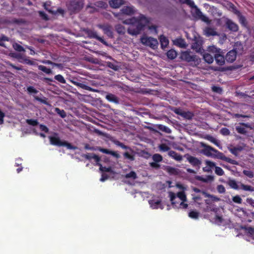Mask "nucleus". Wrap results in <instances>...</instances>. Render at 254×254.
I'll return each mask as SVG.
<instances>
[{
    "label": "nucleus",
    "mask_w": 254,
    "mask_h": 254,
    "mask_svg": "<svg viewBox=\"0 0 254 254\" xmlns=\"http://www.w3.org/2000/svg\"><path fill=\"white\" fill-rule=\"evenodd\" d=\"M176 187L180 190L177 193L169 192V195L173 206L177 208L186 209L188 207L187 199L185 191L187 190L186 186L178 183Z\"/></svg>",
    "instance_id": "nucleus-1"
},
{
    "label": "nucleus",
    "mask_w": 254,
    "mask_h": 254,
    "mask_svg": "<svg viewBox=\"0 0 254 254\" xmlns=\"http://www.w3.org/2000/svg\"><path fill=\"white\" fill-rule=\"evenodd\" d=\"M148 22V19L142 14L137 18L132 17L123 21L124 24L129 25L127 33L132 36L139 34Z\"/></svg>",
    "instance_id": "nucleus-2"
},
{
    "label": "nucleus",
    "mask_w": 254,
    "mask_h": 254,
    "mask_svg": "<svg viewBox=\"0 0 254 254\" xmlns=\"http://www.w3.org/2000/svg\"><path fill=\"white\" fill-rule=\"evenodd\" d=\"M202 146L204 147L203 149L202 150V153L205 156L207 157H214V155L212 153V152H214L215 153L218 152L219 154L220 155L219 158H220L221 159L225 160L233 164H236L235 161L225 157L222 154V153L219 152L217 150L213 148V147L209 145H205L204 144H202Z\"/></svg>",
    "instance_id": "nucleus-3"
},
{
    "label": "nucleus",
    "mask_w": 254,
    "mask_h": 254,
    "mask_svg": "<svg viewBox=\"0 0 254 254\" xmlns=\"http://www.w3.org/2000/svg\"><path fill=\"white\" fill-rule=\"evenodd\" d=\"M202 195L204 197H207V199L205 200V203L207 204L206 210L207 211H213L216 212L217 208L213 204V202L218 201L220 199L216 196L212 195H210L206 192H202Z\"/></svg>",
    "instance_id": "nucleus-4"
},
{
    "label": "nucleus",
    "mask_w": 254,
    "mask_h": 254,
    "mask_svg": "<svg viewBox=\"0 0 254 254\" xmlns=\"http://www.w3.org/2000/svg\"><path fill=\"white\" fill-rule=\"evenodd\" d=\"M141 43L147 46H149L153 49L157 48L158 42L156 39L144 35L140 38Z\"/></svg>",
    "instance_id": "nucleus-5"
},
{
    "label": "nucleus",
    "mask_w": 254,
    "mask_h": 254,
    "mask_svg": "<svg viewBox=\"0 0 254 254\" xmlns=\"http://www.w3.org/2000/svg\"><path fill=\"white\" fill-rule=\"evenodd\" d=\"M150 207L152 209H163L164 205L162 203L161 199L157 197H153L151 199L148 200Z\"/></svg>",
    "instance_id": "nucleus-6"
},
{
    "label": "nucleus",
    "mask_w": 254,
    "mask_h": 254,
    "mask_svg": "<svg viewBox=\"0 0 254 254\" xmlns=\"http://www.w3.org/2000/svg\"><path fill=\"white\" fill-rule=\"evenodd\" d=\"M83 4V0H73L68 5V9L71 12H77L81 9Z\"/></svg>",
    "instance_id": "nucleus-7"
},
{
    "label": "nucleus",
    "mask_w": 254,
    "mask_h": 254,
    "mask_svg": "<svg viewBox=\"0 0 254 254\" xmlns=\"http://www.w3.org/2000/svg\"><path fill=\"white\" fill-rule=\"evenodd\" d=\"M204 164L205 166L203 167L202 170L205 172L211 173L216 167V164L214 162L208 160H205Z\"/></svg>",
    "instance_id": "nucleus-8"
},
{
    "label": "nucleus",
    "mask_w": 254,
    "mask_h": 254,
    "mask_svg": "<svg viewBox=\"0 0 254 254\" xmlns=\"http://www.w3.org/2000/svg\"><path fill=\"white\" fill-rule=\"evenodd\" d=\"M237 54H241V51L236 52V49L232 50L227 54L225 59L228 62L232 63L236 60Z\"/></svg>",
    "instance_id": "nucleus-9"
},
{
    "label": "nucleus",
    "mask_w": 254,
    "mask_h": 254,
    "mask_svg": "<svg viewBox=\"0 0 254 254\" xmlns=\"http://www.w3.org/2000/svg\"><path fill=\"white\" fill-rule=\"evenodd\" d=\"M181 59L187 62L194 61L195 60V56L192 55L190 52L185 51L181 53Z\"/></svg>",
    "instance_id": "nucleus-10"
},
{
    "label": "nucleus",
    "mask_w": 254,
    "mask_h": 254,
    "mask_svg": "<svg viewBox=\"0 0 254 254\" xmlns=\"http://www.w3.org/2000/svg\"><path fill=\"white\" fill-rule=\"evenodd\" d=\"M86 33L90 38L96 39L103 44L107 45V43L105 40L102 37L98 36L96 31L92 30H88Z\"/></svg>",
    "instance_id": "nucleus-11"
},
{
    "label": "nucleus",
    "mask_w": 254,
    "mask_h": 254,
    "mask_svg": "<svg viewBox=\"0 0 254 254\" xmlns=\"http://www.w3.org/2000/svg\"><path fill=\"white\" fill-rule=\"evenodd\" d=\"M50 141L51 144L61 146L63 145V142L58 136L57 134H55L53 136L49 137Z\"/></svg>",
    "instance_id": "nucleus-12"
},
{
    "label": "nucleus",
    "mask_w": 254,
    "mask_h": 254,
    "mask_svg": "<svg viewBox=\"0 0 254 254\" xmlns=\"http://www.w3.org/2000/svg\"><path fill=\"white\" fill-rule=\"evenodd\" d=\"M225 22L227 27L231 31L236 32L238 30V26L232 20L226 18Z\"/></svg>",
    "instance_id": "nucleus-13"
},
{
    "label": "nucleus",
    "mask_w": 254,
    "mask_h": 254,
    "mask_svg": "<svg viewBox=\"0 0 254 254\" xmlns=\"http://www.w3.org/2000/svg\"><path fill=\"white\" fill-rule=\"evenodd\" d=\"M245 146L246 145L245 144H242V145H239L235 147H229L228 148L229 151L232 154L237 156L238 155L239 152L241 151L245 148Z\"/></svg>",
    "instance_id": "nucleus-14"
},
{
    "label": "nucleus",
    "mask_w": 254,
    "mask_h": 254,
    "mask_svg": "<svg viewBox=\"0 0 254 254\" xmlns=\"http://www.w3.org/2000/svg\"><path fill=\"white\" fill-rule=\"evenodd\" d=\"M173 42L175 45L182 48H185L187 47V44L185 40L181 38L174 40Z\"/></svg>",
    "instance_id": "nucleus-15"
},
{
    "label": "nucleus",
    "mask_w": 254,
    "mask_h": 254,
    "mask_svg": "<svg viewBox=\"0 0 254 254\" xmlns=\"http://www.w3.org/2000/svg\"><path fill=\"white\" fill-rule=\"evenodd\" d=\"M99 27L102 29L104 33L106 34L109 37H113V33L112 31V28L109 25H99Z\"/></svg>",
    "instance_id": "nucleus-16"
},
{
    "label": "nucleus",
    "mask_w": 254,
    "mask_h": 254,
    "mask_svg": "<svg viewBox=\"0 0 254 254\" xmlns=\"http://www.w3.org/2000/svg\"><path fill=\"white\" fill-rule=\"evenodd\" d=\"M191 48L196 52L199 53L201 54L204 53V50L201 47V43L200 42L197 41L193 43L191 45Z\"/></svg>",
    "instance_id": "nucleus-17"
},
{
    "label": "nucleus",
    "mask_w": 254,
    "mask_h": 254,
    "mask_svg": "<svg viewBox=\"0 0 254 254\" xmlns=\"http://www.w3.org/2000/svg\"><path fill=\"white\" fill-rule=\"evenodd\" d=\"M195 8V13L197 16L202 21L206 22V23H209L210 21L209 20V18L204 15L201 11L197 8L196 6Z\"/></svg>",
    "instance_id": "nucleus-18"
},
{
    "label": "nucleus",
    "mask_w": 254,
    "mask_h": 254,
    "mask_svg": "<svg viewBox=\"0 0 254 254\" xmlns=\"http://www.w3.org/2000/svg\"><path fill=\"white\" fill-rule=\"evenodd\" d=\"M195 8V13L197 16L202 21L206 22V23H209L210 21L209 20V18L204 15L201 11L197 8L196 6Z\"/></svg>",
    "instance_id": "nucleus-19"
},
{
    "label": "nucleus",
    "mask_w": 254,
    "mask_h": 254,
    "mask_svg": "<svg viewBox=\"0 0 254 254\" xmlns=\"http://www.w3.org/2000/svg\"><path fill=\"white\" fill-rule=\"evenodd\" d=\"M122 13L126 15H131L134 12V9L133 6H129L123 7L121 9Z\"/></svg>",
    "instance_id": "nucleus-20"
},
{
    "label": "nucleus",
    "mask_w": 254,
    "mask_h": 254,
    "mask_svg": "<svg viewBox=\"0 0 254 254\" xmlns=\"http://www.w3.org/2000/svg\"><path fill=\"white\" fill-rule=\"evenodd\" d=\"M168 154L169 156L178 161H181L183 159L182 156L175 151L171 150Z\"/></svg>",
    "instance_id": "nucleus-21"
},
{
    "label": "nucleus",
    "mask_w": 254,
    "mask_h": 254,
    "mask_svg": "<svg viewBox=\"0 0 254 254\" xmlns=\"http://www.w3.org/2000/svg\"><path fill=\"white\" fill-rule=\"evenodd\" d=\"M124 0H111L109 2L111 6L116 8L119 7L121 5L124 4Z\"/></svg>",
    "instance_id": "nucleus-22"
},
{
    "label": "nucleus",
    "mask_w": 254,
    "mask_h": 254,
    "mask_svg": "<svg viewBox=\"0 0 254 254\" xmlns=\"http://www.w3.org/2000/svg\"><path fill=\"white\" fill-rule=\"evenodd\" d=\"M215 61L217 64L220 65H223L225 63V59L222 55L220 53L216 54L214 55Z\"/></svg>",
    "instance_id": "nucleus-23"
},
{
    "label": "nucleus",
    "mask_w": 254,
    "mask_h": 254,
    "mask_svg": "<svg viewBox=\"0 0 254 254\" xmlns=\"http://www.w3.org/2000/svg\"><path fill=\"white\" fill-rule=\"evenodd\" d=\"M99 150L102 153L111 154L117 158H118L120 157L119 154L118 153H117L116 152L107 149L102 148H99Z\"/></svg>",
    "instance_id": "nucleus-24"
},
{
    "label": "nucleus",
    "mask_w": 254,
    "mask_h": 254,
    "mask_svg": "<svg viewBox=\"0 0 254 254\" xmlns=\"http://www.w3.org/2000/svg\"><path fill=\"white\" fill-rule=\"evenodd\" d=\"M70 81L76 86L79 87L82 89H86V90H87L89 91H92V89L91 87H90L83 83L78 82L73 80H70Z\"/></svg>",
    "instance_id": "nucleus-25"
},
{
    "label": "nucleus",
    "mask_w": 254,
    "mask_h": 254,
    "mask_svg": "<svg viewBox=\"0 0 254 254\" xmlns=\"http://www.w3.org/2000/svg\"><path fill=\"white\" fill-rule=\"evenodd\" d=\"M204 34L207 36L217 35V33L213 28L207 27L204 30Z\"/></svg>",
    "instance_id": "nucleus-26"
},
{
    "label": "nucleus",
    "mask_w": 254,
    "mask_h": 254,
    "mask_svg": "<svg viewBox=\"0 0 254 254\" xmlns=\"http://www.w3.org/2000/svg\"><path fill=\"white\" fill-rule=\"evenodd\" d=\"M159 39L162 48H166L169 44L168 39L163 35L160 36Z\"/></svg>",
    "instance_id": "nucleus-27"
},
{
    "label": "nucleus",
    "mask_w": 254,
    "mask_h": 254,
    "mask_svg": "<svg viewBox=\"0 0 254 254\" xmlns=\"http://www.w3.org/2000/svg\"><path fill=\"white\" fill-rule=\"evenodd\" d=\"M202 54H203V59L206 63L211 64L213 62V57L210 54L205 53L204 52Z\"/></svg>",
    "instance_id": "nucleus-28"
},
{
    "label": "nucleus",
    "mask_w": 254,
    "mask_h": 254,
    "mask_svg": "<svg viewBox=\"0 0 254 254\" xmlns=\"http://www.w3.org/2000/svg\"><path fill=\"white\" fill-rule=\"evenodd\" d=\"M106 98L110 102H114L115 103H119V100L118 98L114 94H108L106 95Z\"/></svg>",
    "instance_id": "nucleus-29"
},
{
    "label": "nucleus",
    "mask_w": 254,
    "mask_h": 254,
    "mask_svg": "<svg viewBox=\"0 0 254 254\" xmlns=\"http://www.w3.org/2000/svg\"><path fill=\"white\" fill-rule=\"evenodd\" d=\"M188 159L189 162L193 166H198L200 164V161L195 157L190 156Z\"/></svg>",
    "instance_id": "nucleus-30"
},
{
    "label": "nucleus",
    "mask_w": 254,
    "mask_h": 254,
    "mask_svg": "<svg viewBox=\"0 0 254 254\" xmlns=\"http://www.w3.org/2000/svg\"><path fill=\"white\" fill-rule=\"evenodd\" d=\"M115 29L117 32L120 34H124L126 31L125 27L121 24H117Z\"/></svg>",
    "instance_id": "nucleus-31"
},
{
    "label": "nucleus",
    "mask_w": 254,
    "mask_h": 254,
    "mask_svg": "<svg viewBox=\"0 0 254 254\" xmlns=\"http://www.w3.org/2000/svg\"><path fill=\"white\" fill-rule=\"evenodd\" d=\"M240 189L244 190L245 191H254V188L251 186L246 185L243 184H240Z\"/></svg>",
    "instance_id": "nucleus-32"
},
{
    "label": "nucleus",
    "mask_w": 254,
    "mask_h": 254,
    "mask_svg": "<svg viewBox=\"0 0 254 254\" xmlns=\"http://www.w3.org/2000/svg\"><path fill=\"white\" fill-rule=\"evenodd\" d=\"M208 52L214 54V55L216 54L220 53V49L217 48L215 46H209L207 48Z\"/></svg>",
    "instance_id": "nucleus-33"
},
{
    "label": "nucleus",
    "mask_w": 254,
    "mask_h": 254,
    "mask_svg": "<svg viewBox=\"0 0 254 254\" xmlns=\"http://www.w3.org/2000/svg\"><path fill=\"white\" fill-rule=\"evenodd\" d=\"M223 219L222 217L217 215H216L212 219V221L217 225L221 224L223 222Z\"/></svg>",
    "instance_id": "nucleus-34"
},
{
    "label": "nucleus",
    "mask_w": 254,
    "mask_h": 254,
    "mask_svg": "<svg viewBox=\"0 0 254 254\" xmlns=\"http://www.w3.org/2000/svg\"><path fill=\"white\" fill-rule=\"evenodd\" d=\"M177 52L175 50H169L167 53V57L169 59H171V60H173V59H175L177 57Z\"/></svg>",
    "instance_id": "nucleus-35"
},
{
    "label": "nucleus",
    "mask_w": 254,
    "mask_h": 254,
    "mask_svg": "<svg viewBox=\"0 0 254 254\" xmlns=\"http://www.w3.org/2000/svg\"><path fill=\"white\" fill-rule=\"evenodd\" d=\"M236 13H237L238 15V16H239V22L244 26H246L247 22H246V20L245 18L243 16L241 15L240 14V13L239 12V11H238L237 10L236 11Z\"/></svg>",
    "instance_id": "nucleus-36"
},
{
    "label": "nucleus",
    "mask_w": 254,
    "mask_h": 254,
    "mask_svg": "<svg viewBox=\"0 0 254 254\" xmlns=\"http://www.w3.org/2000/svg\"><path fill=\"white\" fill-rule=\"evenodd\" d=\"M192 198L195 202H196L198 204L201 203L200 201L201 200L202 197H203V195H201V194H192Z\"/></svg>",
    "instance_id": "nucleus-37"
},
{
    "label": "nucleus",
    "mask_w": 254,
    "mask_h": 254,
    "mask_svg": "<svg viewBox=\"0 0 254 254\" xmlns=\"http://www.w3.org/2000/svg\"><path fill=\"white\" fill-rule=\"evenodd\" d=\"M38 68L39 70L45 72L47 74H51L52 73V71L51 69L48 68L45 66L42 65H39Z\"/></svg>",
    "instance_id": "nucleus-38"
},
{
    "label": "nucleus",
    "mask_w": 254,
    "mask_h": 254,
    "mask_svg": "<svg viewBox=\"0 0 254 254\" xmlns=\"http://www.w3.org/2000/svg\"><path fill=\"white\" fill-rule=\"evenodd\" d=\"M193 116V115L191 112H186L184 111L182 115V116L183 117L189 120L191 119L192 118Z\"/></svg>",
    "instance_id": "nucleus-39"
},
{
    "label": "nucleus",
    "mask_w": 254,
    "mask_h": 254,
    "mask_svg": "<svg viewBox=\"0 0 254 254\" xmlns=\"http://www.w3.org/2000/svg\"><path fill=\"white\" fill-rule=\"evenodd\" d=\"M229 185L231 188L234 189H240V185H238L237 182L234 180H230L229 182Z\"/></svg>",
    "instance_id": "nucleus-40"
},
{
    "label": "nucleus",
    "mask_w": 254,
    "mask_h": 254,
    "mask_svg": "<svg viewBox=\"0 0 254 254\" xmlns=\"http://www.w3.org/2000/svg\"><path fill=\"white\" fill-rule=\"evenodd\" d=\"M180 1L183 3H186L191 7H196L194 2L191 0H180Z\"/></svg>",
    "instance_id": "nucleus-41"
},
{
    "label": "nucleus",
    "mask_w": 254,
    "mask_h": 254,
    "mask_svg": "<svg viewBox=\"0 0 254 254\" xmlns=\"http://www.w3.org/2000/svg\"><path fill=\"white\" fill-rule=\"evenodd\" d=\"M152 159L155 162H160L162 161L163 158L159 154H155L153 155Z\"/></svg>",
    "instance_id": "nucleus-42"
},
{
    "label": "nucleus",
    "mask_w": 254,
    "mask_h": 254,
    "mask_svg": "<svg viewBox=\"0 0 254 254\" xmlns=\"http://www.w3.org/2000/svg\"><path fill=\"white\" fill-rule=\"evenodd\" d=\"M206 139L211 142L212 143H214L217 146H219V142L218 140H217L215 138L212 136L208 135L206 137Z\"/></svg>",
    "instance_id": "nucleus-43"
},
{
    "label": "nucleus",
    "mask_w": 254,
    "mask_h": 254,
    "mask_svg": "<svg viewBox=\"0 0 254 254\" xmlns=\"http://www.w3.org/2000/svg\"><path fill=\"white\" fill-rule=\"evenodd\" d=\"M13 47L15 50L18 52H24L25 50L23 47L17 43H14L13 44Z\"/></svg>",
    "instance_id": "nucleus-44"
},
{
    "label": "nucleus",
    "mask_w": 254,
    "mask_h": 254,
    "mask_svg": "<svg viewBox=\"0 0 254 254\" xmlns=\"http://www.w3.org/2000/svg\"><path fill=\"white\" fill-rule=\"evenodd\" d=\"M159 150L163 152L169 151L170 147L166 144L162 143L159 146Z\"/></svg>",
    "instance_id": "nucleus-45"
},
{
    "label": "nucleus",
    "mask_w": 254,
    "mask_h": 254,
    "mask_svg": "<svg viewBox=\"0 0 254 254\" xmlns=\"http://www.w3.org/2000/svg\"><path fill=\"white\" fill-rule=\"evenodd\" d=\"M215 173L216 175L218 176H222L224 174V171L222 169L219 167L216 166L215 168Z\"/></svg>",
    "instance_id": "nucleus-46"
},
{
    "label": "nucleus",
    "mask_w": 254,
    "mask_h": 254,
    "mask_svg": "<svg viewBox=\"0 0 254 254\" xmlns=\"http://www.w3.org/2000/svg\"><path fill=\"white\" fill-rule=\"evenodd\" d=\"M55 79L62 83H65L66 81L64 77L61 74L57 75L55 76Z\"/></svg>",
    "instance_id": "nucleus-47"
},
{
    "label": "nucleus",
    "mask_w": 254,
    "mask_h": 254,
    "mask_svg": "<svg viewBox=\"0 0 254 254\" xmlns=\"http://www.w3.org/2000/svg\"><path fill=\"white\" fill-rule=\"evenodd\" d=\"M235 49H236V52L241 51V54L242 53V51H243V49L242 45L240 43H238V42L236 43L235 45V48L233 50H235Z\"/></svg>",
    "instance_id": "nucleus-48"
},
{
    "label": "nucleus",
    "mask_w": 254,
    "mask_h": 254,
    "mask_svg": "<svg viewBox=\"0 0 254 254\" xmlns=\"http://www.w3.org/2000/svg\"><path fill=\"white\" fill-rule=\"evenodd\" d=\"M167 170L171 174H177L178 173V170L173 167H168L167 168Z\"/></svg>",
    "instance_id": "nucleus-49"
},
{
    "label": "nucleus",
    "mask_w": 254,
    "mask_h": 254,
    "mask_svg": "<svg viewBox=\"0 0 254 254\" xmlns=\"http://www.w3.org/2000/svg\"><path fill=\"white\" fill-rule=\"evenodd\" d=\"M26 123L33 126H37L38 124V122L37 120L27 119L26 120Z\"/></svg>",
    "instance_id": "nucleus-50"
},
{
    "label": "nucleus",
    "mask_w": 254,
    "mask_h": 254,
    "mask_svg": "<svg viewBox=\"0 0 254 254\" xmlns=\"http://www.w3.org/2000/svg\"><path fill=\"white\" fill-rule=\"evenodd\" d=\"M233 201L238 204H241L242 202V199L239 195H236L233 197Z\"/></svg>",
    "instance_id": "nucleus-51"
},
{
    "label": "nucleus",
    "mask_w": 254,
    "mask_h": 254,
    "mask_svg": "<svg viewBox=\"0 0 254 254\" xmlns=\"http://www.w3.org/2000/svg\"><path fill=\"white\" fill-rule=\"evenodd\" d=\"M125 177L126 178H132L133 179H135L136 178V174L134 172L131 171L130 173L127 174Z\"/></svg>",
    "instance_id": "nucleus-52"
},
{
    "label": "nucleus",
    "mask_w": 254,
    "mask_h": 254,
    "mask_svg": "<svg viewBox=\"0 0 254 254\" xmlns=\"http://www.w3.org/2000/svg\"><path fill=\"white\" fill-rule=\"evenodd\" d=\"M189 216L191 218L197 219L198 216V213L196 211H191L189 213Z\"/></svg>",
    "instance_id": "nucleus-53"
},
{
    "label": "nucleus",
    "mask_w": 254,
    "mask_h": 254,
    "mask_svg": "<svg viewBox=\"0 0 254 254\" xmlns=\"http://www.w3.org/2000/svg\"><path fill=\"white\" fill-rule=\"evenodd\" d=\"M8 41V38L4 36H0V46L5 47V45L4 44V41Z\"/></svg>",
    "instance_id": "nucleus-54"
},
{
    "label": "nucleus",
    "mask_w": 254,
    "mask_h": 254,
    "mask_svg": "<svg viewBox=\"0 0 254 254\" xmlns=\"http://www.w3.org/2000/svg\"><path fill=\"white\" fill-rule=\"evenodd\" d=\"M27 91L30 94H37L38 91L33 86H29L27 88Z\"/></svg>",
    "instance_id": "nucleus-55"
},
{
    "label": "nucleus",
    "mask_w": 254,
    "mask_h": 254,
    "mask_svg": "<svg viewBox=\"0 0 254 254\" xmlns=\"http://www.w3.org/2000/svg\"><path fill=\"white\" fill-rule=\"evenodd\" d=\"M243 173L250 178H252L254 177L253 172L250 170H245L243 171Z\"/></svg>",
    "instance_id": "nucleus-56"
},
{
    "label": "nucleus",
    "mask_w": 254,
    "mask_h": 254,
    "mask_svg": "<svg viewBox=\"0 0 254 254\" xmlns=\"http://www.w3.org/2000/svg\"><path fill=\"white\" fill-rule=\"evenodd\" d=\"M56 112L60 115V116L62 118H64L66 116V114L64 110H61L59 108H56Z\"/></svg>",
    "instance_id": "nucleus-57"
},
{
    "label": "nucleus",
    "mask_w": 254,
    "mask_h": 254,
    "mask_svg": "<svg viewBox=\"0 0 254 254\" xmlns=\"http://www.w3.org/2000/svg\"><path fill=\"white\" fill-rule=\"evenodd\" d=\"M100 166V170L102 172H110L111 171V167H103L101 164L99 165Z\"/></svg>",
    "instance_id": "nucleus-58"
},
{
    "label": "nucleus",
    "mask_w": 254,
    "mask_h": 254,
    "mask_svg": "<svg viewBox=\"0 0 254 254\" xmlns=\"http://www.w3.org/2000/svg\"><path fill=\"white\" fill-rule=\"evenodd\" d=\"M236 129L240 133L244 134L246 133V129L243 127L237 126L236 127Z\"/></svg>",
    "instance_id": "nucleus-59"
},
{
    "label": "nucleus",
    "mask_w": 254,
    "mask_h": 254,
    "mask_svg": "<svg viewBox=\"0 0 254 254\" xmlns=\"http://www.w3.org/2000/svg\"><path fill=\"white\" fill-rule=\"evenodd\" d=\"M217 190L219 193H223L225 191V187L221 185H218L217 188Z\"/></svg>",
    "instance_id": "nucleus-60"
},
{
    "label": "nucleus",
    "mask_w": 254,
    "mask_h": 254,
    "mask_svg": "<svg viewBox=\"0 0 254 254\" xmlns=\"http://www.w3.org/2000/svg\"><path fill=\"white\" fill-rule=\"evenodd\" d=\"M84 157L86 159L90 160H92L93 159V157H94L95 158V159H97L96 155L93 153L86 154L84 155Z\"/></svg>",
    "instance_id": "nucleus-61"
},
{
    "label": "nucleus",
    "mask_w": 254,
    "mask_h": 254,
    "mask_svg": "<svg viewBox=\"0 0 254 254\" xmlns=\"http://www.w3.org/2000/svg\"><path fill=\"white\" fill-rule=\"evenodd\" d=\"M149 30L152 33L157 34V27L154 25H151L148 26Z\"/></svg>",
    "instance_id": "nucleus-62"
},
{
    "label": "nucleus",
    "mask_w": 254,
    "mask_h": 254,
    "mask_svg": "<svg viewBox=\"0 0 254 254\" xmlns=\"http://www.w3.org/2000/svg\"><path fill=\"white\" fill-rule=\"evenodd\" d=\"M220 132L223 135H227L229 134L230 131L228 128L224 127V128H222L220 130Z\"/></svg>",
    "instance_id": "nucleus-63"
},
{
    "label": "nucleus",
    "mask_w": 254,
    "mask_h": 254,
    "mask_svg": "<svg viewBox=\"0 0 254 254\" xmlns=\"http://www.w3.org/2000/svg\"><path fill=\"white\" fill-rule=\"evenodd\" d=\"M124 156L126 158H127L129 160L132 161V160H134V157H133V155L130 154L128 152L125 153L124 154Z\"/></svg>",
    "instance_id": "nucleus-64"
}]
</instances>
